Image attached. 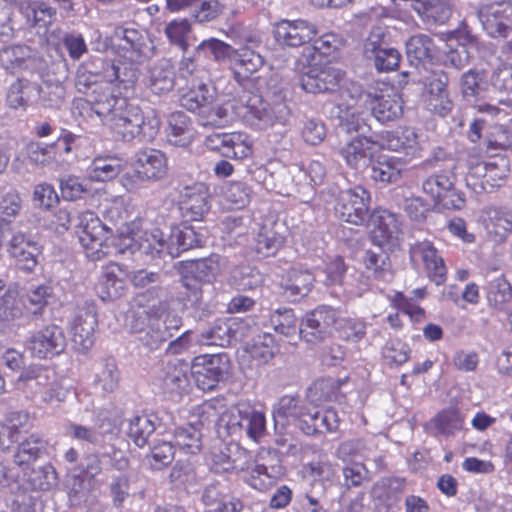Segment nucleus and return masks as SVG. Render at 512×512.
<instances>
[{"label": "nucleus", "instance_id": "25", "mask_svg": "<svg viewBox=\"0 0 512 512\" xmlns=\"http://www.w3.org/2000/svg\"><path fill=\"white\" fill-rule=\"evenodd\" d=\"M193 78L189 89L180 96V105L188 111L197 112L210 106L216 97L215 88L207 84L203 77Z\"/></svg>", "mask_w": 512, "mask_h": 512}, {"label": "nucleus", "instance_id": "51", "mask_svg": "<svg viewBox=\"0 0 512 512\" xmlns=\"http://www.w3.org/2000/svg\"><path fill=\"white\" fill-rule=\"evenodd\" d=\"M435 51L432 38L426 34L411 36L406 42V54L412 65L416 67L421 63L430 61Z\"/></svg>", "mask_w": 512, "mask_h": 512}, {"label": "nucleus", "instance_id": "58", "mask_svg": "<svg viewBox=\"0 0 512 512\" xmlns=\"http://www.w3.org/2000/svg\"><path fill=\"white\" fill-rule=\"evenodd\" d=\"M230 328L223 320L215 321L210 327L202 331L196 339V343L206 346L225 347L230 344Z\"/></svg>", "mask_w": 512, "mask_h": 512}, {"label": "nucleus", "instance_id": "2", "mask_svg": "<svg viewBox=\"0 0 512 512\" xmlns=\"http://www.w3.org/2000/svg\"><path fill=\"white\" fill-rule=\"evenodd\" d=\"M115 137L129 142L138 138L141 142H151L159 132L160 119L152 112L143 115L141 109L127 98L120 100L115 112L104 123Z\"/></svg>", "mask_w": 512, "mask_h": 512}, {"label": "nucleus", "instance_id": "9", "mask_svg": "<svg viewBox=\"0 0 512 512\" xmlns=\"http://www.w3.org/2000/svg\"><path fill=\"white\" fill-rule=\"evenodd\" d=\"M245 117H251L260 127L271 126L275 123L286 125L290 118V108L282 100L269 102L261 95L252 94L245 102Z\"/></svg>", "mask_w": 512, "mask_h": 512}, {"label": "nucleus", "instance_id": "57", "mask_svg": "<svg viewBox=\"0 0 512 512\" xmlns=\"http://www.w3.org/2000/svg\"><path fill=\"white\" fill-rule=\"evenodd\" d=\"M487 301L496 309H503L512 300V288L502 274H497L488 280Z\"/></svg>", "mask_w": 512, "mask_h": 512}, {"label": "nucleus", "instance_id": "50", "mask_svg": "<svg viewBox=\"0 0 512 512\" xmlns=\"http://www.w3.org/2000/svg\"><path fill=\"white\" fill-rule=\"evenodd\" d=\"M23 314L22 302L14 291H6L0 299V335L13 330V322Z\"/></svg>", "mask_w": 512, "mask_h": 512}, {"label": "nucleus", "instance_id": "29", "mask_svg": "<svg viewBox=\"0 0 512 512\" xmlns=\"http://www.w3.org/2000/svg\"><path fill=\"white\" fill-rule=\"evenodd\" d=\"M264 64L263 57L254 50L243 47L236 50L233 62H231V70L233 78L237 83L244 86L250 76L257 72Z\"/></svg>", "mask_w": 512, "mask_h": 512}, {"label": "nucleus", "instance_id": "8", "mask_svg": "<svg viewBox=\"0 0 512 512\" xmlns=\"http://www.w3.org/2000/svg\"><path fill=\"white\" fill-rule=\"evenodd\" d=\"M168 173V163L165 154L157 149H145L136 154V171L134 175L125 174L122 178L124 187L132 191L137 188L133 177L158 181Z\"/></svg>", "mask_w": 512, "mask_h": 512}, {"label": "nucleus", "instance_id": "24", "mask_svg": "<svg viewBox=\"0 0 512 512\" xmlns=\"http://www.w3.org/2000/svg\"><path fill=\"white\" fill-rule=\"evenodd\" d=\"M19 13L25 18L27 26L36 29L39 34H46L57 16L56 9L41 0H29Z\"/></svg>", "mask_w": 512, "mask_h": 512}, {"label": "nucleus", "instance_id": "63", "mask_svg": "<svg viewBox=\"0 0 512 512\" xmlns=\"http://www.w3.org/2000/svg\"><path fill=\"white\" fill-rule=\"evenodd\" d=\"M26 156L32 164L51 165L56 161L57 144L30 142L26 145Z\"/></svg>", "mask_w": 512, "mask_h": 512}, {"label": "nucleus", "instance_id": "45", "mask_svg": "<svg viewBox=\"0 0 512 512\" xmlns=\"http://www.w3.org/2000/svg\"><path fill=\"white\" fill-rule=\"evenodd\" d=\"M412 7L428 24H444L451 16L447 0H412Z\"/></svg>", "mask_w": 512, "mask_h": 512}, {"label": "nucleus", "instance_id": "21", "mask_svg": "<svg viewBox=\"0 0 512 512\" xmlns=\"http://www.w3.org/2000/svg\"><path fill=\"white\" fill-rule=\"evenodd\" d=\"M8 253L16 260L21 270L31 272L38 263L41 247L33 238L23 232H16L8 243Z\"/></svg>", "mask_w": 512, "mask_h": 512}, {"label": "nucleus", "instance_id": "28", "mask_svg": "<svg viewBox=\"0 0 512 512\" xmlns=\"http://www.w3.org/2000/svg\"><path fill=\"white\" fill-rule=\"evenodd\" d=\"M373 229L370 238L374 245L382 248L398 239L400 222L395 214L388 210L379 211L373 218Z\"/></svg>", "mask_w": 512, "mask_h": 512}, {"label": "nucleus", "instance_id": "19", "mask_svg": "<svg viewBox=\"0 0 512 512\" xmlns=\"http://www.w3.org/2000/svg\"><path fill=\"white\" fill-rule=\"evenodd\" d=\"M409 254L411 261L423 262L429 279L436 285L446 281L447 269L444 260L430 241H417L411 244Z\"/></svg>", "mask_w": 512, "mask_h": 512}, {"label": "nucleus", "instance_id": "34", "mask_svg": "<svg viewBox=\"0 0 512 512\" xmlns=\"http://www.w3.org/2000/svg\"><path fill=\"white\" fill-rule=\"evenodd\" d=\"M463 427V418L456 409H447L438 413L424 428L433 436H453Z\"/></svg>", "mask_w": 512, "mask_h": 512}, {"label": "nucleus", "instance_id": "32", "mask_svg": "<svg viewBox=\"0 0 512 512\" xmlns=\"http://www.w3.org/2000/svg\"><path fill=\"white\" fill-rule=\"evenodd\" d=\"M148 84L155 94H164L173 89L175 70L170 59L162 58L153 64L148 72Z\"/></svg>", "mask_w": 512, "mask_h": 512}, {"label": "nucleus", "instance_id": "14", "mask_svg": "<svg viewBox=\"0 0 512 512\" xmlns=\"http://www.w3.org/2000/svg\"><path fill=\"white\" fill-rule=\"evenodd\" d=\"M344 73L333 66L311 67L301 77L300 85L308 93L334 94L343 87Z\"/></svg>", "mask_w": 512, "mask_h": 512}, {"label": "nucleus", "instance_id": "48", "mask_svg": "<svg viewBox=\"0 0 512 512\" xmlns=\"http://www.w3.org/2000/svg\"><path fill=\"white\" fill-rule=\"evenodd\" d=\"M133 332H139V341L149 350H157L160 346L170 339L173 334L170 333V326L162 323L160 320L152 321L147 328H137L131 325Z\"/></svg>", "mask_w": 512, "mask_h": 512}, {"label": "nucleus", "instance_id": "12", "mask_svg": "<svg viewBox=\"0 0 512 512\" xmlns=\"http://www.w3.org/2000/svg\"><path fill=\"white\" fill-rule=\"evenodd\" d=\"M478 18L483 29L491 37H507L512 31V2L499 1L482 5Z\"/></svg>", "mask_w": 512, "mask_h": 512}, {"label": "nucleus", "instance_id": "43", "mask_svg": "<svg viewBox=\"0 0 512 512\" xmlns=\"http://www.w3.org/2000/svg\"><path fill=\"white\" fill-rule=\"evenodd\" d=\"M114 38L119 40L118 47L124 51V58L129 60L141 59L144 37L138 30L118 26L114 29Z\"/></svg>", "mask_w": 512, "mask_h": 512}, {"label": "nucleus", "instance_id": "44", "mask_svg": "<svg viewBox=\"0 0 512 512\" xmlns=\"http://www.w3.org/2000/svg\"><path fill=\"white\" fill-rule=\"evenodd\" d=\"M48 442L41 435L33 433L20 442L13 455L14 463L23 466L36 461L47 452Z\"/></svg>", "mask_w": 512, "mask_h": 512}, {"label": "nucleus", "instance_id": "22", "mask_svg": "<svg viewBox=\"0 0 512 512\" xmlns=\"http://www.w3.org/2000/svg\"><path fill=\"white\" fill-rule=\"evenodd\" d=\"M207 198V190L202 184L184 187L179 197L182 216L192 221L201 220L209 210Z\"/></svg>", "mask_w": 512, "mask_h": 512}, {"label": "nucleus", "instance_id": "4", "mask_svg": "<svg viewBox=\"0 0 512 512\" xmlns=\"http://www.w3.org/2000/svg\"><path fill=\"white\" fill-rule=\"evenodd\" d=\"M226 427L231 437L238 439L246 437L259 442L266 432L265 414L248 403H239L231 411Z\"/></svg>", "mask_w": 512, "mask_h": 512}, {"label": "nucleus", "instance_id": "62", "mask_svg": "<svg viewBox=\"0 0 512 512\" xmlns=\"http://www.w3.org/2000/svg\"><path fill=\"white\" fill-rule=\"evenodd\" d=\"M174 437L176 444L187 453L196 454L201 449L202 433L194 424L177 428Z\"/></svg>", "mask_w": 512, "mask_h": 512}, {"label": "nucleus", "instance_id": "17", "mask_svg": "<svg viewBox=\"0 0 512 512\" xmlns=\"http://www.w3.org/2000/svg\"><path fill=\"white\" fill-rule=\"evenodd\" d=\"M405 487L404 479L384 477L371 489L374 512H399L400 495Z\"/></svg>", "mask_w": 512, "mask_h": 512}, {"label": "nucleus", "instance_id": "56", "mask_svg": "<svg viewBox=\"0 0 512 512\" xmlns=\"http://www.w3.org/2000/svg\"><path fill=\"white\" fill-rule=\"evenodd\" d=\"M273 419L275 428L278 426L284 428L291 420H295L303 415V407L300 400L293 396L282 397L273 407Z\"/></svg>", "mask_w": 512, "mask_h": 512}, {"label": "nucleus", "instance_id": "7", "mask_svg": "<svg viewBox=\"0 0 512 512\" xmlns=\"http://www.w3.org/2000/svg\"><path fill=\"white\" fill-rule=\"evenodd\" d=\"M229 366L225 353L195 357L191 369L197 387L203 391L213 390L227 376Z\"/></svg>", "mask_w": 512, "mask_h": 512}, {"label": "nucleus", "instance_id": "5", "mask_svg": "<svg viewBox=\"0 0 512 512\" xmlns=\"http://www.w3.org/2000/svg\"><path fill=\"white\" fill-rule=\"evenodd\" d=\"M338 312L329 306H319L302 319L299 336L307 343L318 344L330 338L337 329Z\"/></svg>", "mask_w": 512, "mask_h": 512}, {"label": "nucleus", "instance_id": "60", "mask_svg": "<svg viewBox=\"0 0 512 512\" xmlns=\"http://www.w3.org/2000/svg\"><path fill=\"white\" fill-rule=\"evenodd\" d=\"M270 322L277 333L289 339L299 336L300 326L292 309L276 310L271 315Z\"/></svg>", "mask_w": 512, "mask_h": 512}, {"label": "nucleus", "instance_id": "11", "mask_svg": "<svg viewBox=\"0 0 512 512\" xmlns=\"http://www.w3.org/2000/svg\"><path fill=\"white\" fill-rule=\"evenodd\" d=\"M25 346L33 357L49 359L64 352L66 337L61 327L50 324L33 332L26 340Z\"/></svg>", "mask_w": 512, "mask_h": 512}, {"label": "nucleus", "instance_id": "13", "mask_svg": "<svg viewBox=\"0 0 512 512\" xmlns=\"http://www.w3.org/2000/svg\"><path fill=\"white\" fill-rule=\"evenodd\" d=\"M97 324V311L92 301L78 306L71 322L72 341L78 351L84 353L93 346Z\"/></svg>", "mask_w": 512, "mask_h": 512}, {"label": "nucleus", "instance_id": "15", "mask_svg": "<svg viewBox=\"0 0 512 512\" xmlns=\"http://www.w3.org/2000/svg\"><path fill=\"white\" fill-rule=\"evenodd\" d=\"M383 37L382 28H374L366 39L363 48L365 58L372 61L379 72L395 70L401 59L397 49L383 46Z\"/></svg>", "mask_w": 512, "mask_h": 512}, {"label": "nucleus", "instance_id": "35", "mask_svg": "<svg viewBox=\"0 0 512 512\" xmlns=\"http://www.w3.org/2000/svg\"><path fill=\"white\" fill-rule=\"evenodd\" d=\"M137 61H108L103 66V77L109 83L124 84L125 88L131 87L138 78V68L135 64Z\"/></svg>", "mask_w": 512, "mask_h": 512}, {"label": "nucleus", "instance_id": "61", "mask_svg": "<svg viewBox=\"0 0 512 512\" xmlns=\"http://www.w3.org/2000/svg\"><path fill=\"white\" fill-rule=\"evenodd\" d=\"M198 54L211 55L216 62L230 60L233 62L236 49L217 38L203 40L196 48Z\"/></svg>", "mask_w": 512, "mask_h": 512}, {"label": "nucleus", "instance_id": "47", "mask_svg": "<svg viewBox=\"0 0 512 512\" xmlns=\"http://www.w3.org/2000/svg\"><path fill=\"white\" fill-rule=\"evenodd\" d=\"M154 414H139L129 420L127 434L138 447H143L154 433L158 424Z\"/></svg>", "mask_w": 512, "mask_h": 512}, {"label": "nucleus", "instance_id": "54", "mask_svg": "<svg viewBox=\"0 0 512 512\" xmlns=\"http://www.w3.org/2000/svg\"><path fill=\"white\" fill-rule=\"evenodd\" d=\"M488 232L494 235V241L502 242L512 232V210L505 207H493L488 212Z\"/></svg>", "mask_w": 512, "mask_h": 512}, {"label": "nucleus", "instance_id": "36", "mask_svg": "<svg viewBox=\"0 0 512 512\" xmlns=\"http://www.w3.org/2000/svg\"><path fill=\"white\" fill-rule=\"evenodd\" d=\"M170 257L176 258L184 251L201 247L204 237L192 226L173 227L170 229Z\"/></svg>", "mask_w": 512, "mask_h": 512}, {"label": "nucleus", "instance_id": "49", "mask_svg": "<svg viewBox=\"0 0 512 512\" xmlns=\"http://www.w3.org/2000/svg\"><path fill=\"white\" fill-rule=\"evenodd\" d=\"M371 178L384 184L396 183L401 178L402 162L393 157L380 156L371 162Z\"/></svg>", "mask_w": 512, "mask_h": 512}, {"label": "nucleus", "instance_id": "6", "mask_svg": "<svg viewBox=\"0 0 512 512\" xmlns=\"http://www.w3.org/2000/svg\"><path fill=\"white\" fill-rule=\"evenodd\" d=\"M369 192L361 186L345 189L336 198L334 211L336 217L353 225H362L369 215Z\"/></svg>", "mask_w": 512, "mask_h": 512}, {"label": "nucleus", "instance_id": "31", "mask_svg": "<svg viewBox=\"0 0 512 512\" xmlns=\"http://www.w3.org/2000/svg\"><path fill=\"white\" fill-rule=\"evenodd\" d=\"M189 365L178 359L168 361L160 375L162 389L165 393H180L188 386Z\"/></svg>", "mask_w": 512, "mask_h": 512}, {"label": "nucleus", "instance_id": "20", "mask_svg": "<svg viewBox=\"0 0 512 512\" xmlns=\"http://www.w3.org/2000/svg\"><path fill=\"white\" fill-rule=\"evenodd\" d=\"M376 143H380L378 134H371L367 138L354 137L341 147L339 153L350 168L362 170L371 164L374 154L373 146Z\"/></svg>", "mask_w": 512, "mask_h": 512}, {"label": "nucleus", "instance_id": "64", "mask_svg": "<svg viewBox=\"0 0 512 512\" xmlns=\"http://www.w3.org/2000/svg\"><path fill=\"white\" fill-rule=\"evenodd\" d=\"M120 375L113 361L105 362L95 374L94 386L103 393L114 392L119 385Z\"/></svg>", "mask_w": 512, "mask_h": 512}, {"label": "nucleus", "instance_id": "10", "mask_svg": "<svg viewBox=\"0 0 512 512\" xmlns=\"http://www.w3.org/2000/svg\"><path fill=\"white\" fill-rule=\"evenodd\" d=\"M449 78L441 69H434L424 77V102L426 108L440 116H446L453 108L447 89Z\"/></svg>", "mask_w": 512, "mask_h": 512}, {"label": "nucleus", "instance_id": "3", "mask_svg": "<svg viewBox=\"0 0 512 512\" xmlns=\"http://www.w3.org/2000/svg\"><path fill=\"white\" fill-rule=\"evenodd\" d=\"M79 241L85 255L91 261H99L116 253H125V249H117L107 236L109 229L103 225L93 212L86 211L78 217Z\"/></svg>", "mask_w": 512, "mask_h": 512}, {"label": "nucleus", "instance_id": "16", "mask_svg": "<svg viewBox=\"0 0 512 512\" xmlns=\"http://www.w3.org/2000/svg\"><path fill=\"white\" fill-rule=\"evenodd\" d=\"M205 144L227 158L245 159L252 154L249 136L240 132L211 134L206 137Z\"/></svg>", "mask_w": 512, "mask_h": 512}, {"label": "nucleus", "instance_id": "38", "mask_svg": "<svg viewBox=\"0 0 512 512\" xmlns=\"http://www.w3.org/2000/svg\"><path fill=\"white\" fill-rule=\"evenodd\" d=\"M363 263L368 273V278L376 281L391 282L393 279V270L390 258L387 253L379 251L366 250Z\"/></svg>", "mask_w": 512, "mask_h": 512}, {"label": "nucleus", "instance_id": "27", "mask_svg": "<svg viewBox=\"0 0 512 512\" xmlns=\"http://www.w3.org/2000/svg\"><path fill=\"white\" fill-rule=\"evenodd\" d=\"M303 472L309 480V487L304 493H316L323 490V498H326L327 488L332 485L336 476L335 466L327 460H319L305 464Z\"/></svg>", "mask_w": 512, "mask_h": 512}, {"label": "nucleus", "instance_id": "55", "mask_svg": "<svg viewBox=\"0 0 512 512\" xmlns=\"http://www.w3.org/2000/svg\"><path fill=\"white\" fill-rule=\"evenodd\" d=\"M31 61V50L26 45H11L0 50V64L9 73H15Z\"/></svg>", "mask_w": 512, "mask_h": 512}, {"label": "nucleus", "instance_id": "18", "mask_svg": "<svg viewBox=\"0 0 512 512\" xmlns=\"http://www.w3.org/2000/svg\"><path fill=\"white\" fill-rule=\"evenodd\" d=\"M274 38L282 46L299 47L317 34L316 27L306 20L283 19L274 24Z\"/></svg>", "mask_w": 512, "mask_h": 512}, {"label": "nucleus", "instance_id": "39", "mask_svg": "<svg viewBox=\"0 0 512 512\" xmlns=\"http://www.w3.org/2000/svg\"><path fill=\"white\" fill-rule=\"evenodd\" d=\"M56 376L53 369L41 365H31L24 369L18 378L25 390L40 395L48 384H52Z\"/></svg>", "mask_w": 512, "mask_h": 512}, {"label": "nucleus", "instance_id": "59", "mask_svg": "<svg viewBox=\"0 0 512 512\" xmlns=\"http://www.w3.org/2000/svg\"><path fill=\"white\" fill-rule=\"evenodd\" d=\"M168 478L173 489L188 491L197 484L195 469L189 462H176L172 467Z\"/></svg>", "mask_w": 512, "mask_h": 512}, {"label": "nucleus", "instance_id": "1", "mask_svg": "<svg viewBox=\"0 0 512 512\" xmlns=\"http://www.w3.org/2000/svg\"><path fill=\"white\" fill-rule=\"evenodd\" d=\"M248 458L247 450L234 443L223 445L211 452L212 468L216 473L247 470L244 481L249 486L258 491L269 489L276 480L274 468L259 463L250 467Z\"/></svg>", "mask_w": 512, "mask_h": 512}, {"label": "nucleus", "instance_id": "53", "mask_svg": "<svg viewBox=\"0 0 512 512\" xmlns=\"http://www.w3.org/2000/svg\"><path fill=\"white\" fill-rule=\"evenodd\" d=\"M461 94L469 102L476 101L486 92V74L484 71L470 69L460 78Z\"/></svg>", "mask_w": 512, "mask_h": 512}, {"label": "nucleus", "instance_id": "40", "mask_svg": "<svg viewBox=\"0 0 512 512\" xmlns=\"http://www.w3.org/2000/svg\"><path fill=\"white\" fill-rule=\"evenodd\" d=\"M315 281L314 275L308 270L291 269L283 285L284 295L291 302L306 296Z\"/></svg>", "mask_w": 512, "mask_h": 512}, {"label": "nucleus", "instance_id": "41", "mask_svg": "<svg viewBox=\"0 0 512 512\" xmlns=\"http://www.w3.org/2000/svg\"><path fill=\"white\" fill-rule=\"evenodd\" d=\"M182 285L186 290V301L196 312H199L198 317L207 316L210 313L207 299L212 296L214 288H207L203 283L189 277L182 279Z\"/></svg>", "mask_w": 512, "mask_h": 512}, {"label": "nucleus", "instance_id": "30", "mask_svg": "<svg viewBox=\"0 0 512 512\" xmlns=\"http://www.w3.org/2000/svg\"><path fill=\"white\" fill-rule=\"evenodd\" d=\"M166 137L171 145L188 146L194 138V128L190 117L182 111L171 113L167 120Z\"/></svg>", "mask_w": 512, "mask_h": 512}, {"label": "nucleus", "instance_id": "26", "mask_svg": "<svg viewBox=\"0 0 512 512\" xmlns=\"http://www.w3.org/2000/svg\"><path fill=\"white\" fill-rule=\"evenodd\" d=\"M364 97L365 107L371 110L372 115L380 123L394 121L402 115V103L397 95L373 93Z\"/></svg>", "mask_w": 512, "mask_h": 512}, {"label": "nucleus", "instance_id": "37", "mask_svg": "<svg viewBox=\"0 0 512 512\" xmlns=\"http://www.w3.org/2000/svg\"><path fill=\"white\" fill-rule=\"evenodd\" d=\"M455 167V162L449 160L443 165V169H439L427 177L422 184L424 193L431 196L434 201L439 199L454 184L455 175L453 170Z\"/></svg>", "mask_w": 512, "mask_h": 512}, {"label": "nucleus", "instance_id": "33", "mask_svg": "<svg viewBox=\"0 0 512 512\" xmlns=\"http://www.w3.org/2000/svg\"><path fill=\"white\" fill-rule=\"evenodd\" d=\"M124 99L125 97L113 95L108 88L96 86L87 95L86 102L90 105L91 111L105 123L115 112L120 100Z\"/></svg>", "mask_w": 512, "mask_h": 512}, {"label": "nucleus", "instance_id": "46", "mask_svg": "<svg viewBox=\"0 0 512 512\" xmlns=\"http://www.w3.org/2000/svg\"><path fill=\"white\" fill-rule=\"evenodd\" d=\"M220 269V256L212 254L207 258L197 259L191 262L189 267L190 278L210 288L213 287V282L220 273Z\"/></svg>", "mask_w": 512, "mask_h": 512}, {"label": "nucleus", "instance_id": "42", "mask_svg": "<svg viewBox=\"0 0 512 512\" xmlns=\"http://www.w3.org/2000/svg\"><path fill=\"white\" fill-rule=\"evenodd\" d=\"M139 250L153 259L170 256V233L159 228L146 231L139 241Z\"/></svg>", "mask_w": 512, "mask_h": 512}, {"label": "nucleus", "instance_id": "23", "mask_svg": "<svg viewBox=\"0 0 512 512\" xmlns=\"http://www.w3.org/2000/svg\"><path fill=\"white\" fill-rule=\"evenodd\" d=\"M41 96L40 85L25 77H18L6 92V103L12 109H26Z\"/></svg>", "mask_w": 512, "mask_h": 512}, {"label": "nucleus", "instance_id": "52", "mask_svg": "<svg viewBox=\"0 0 512 512\" xmlns=\"http://www.w3.org/2000/svg\"><path fill=\"white\" fill-rule=\"evenodd\" d=\"M279 225H263L256 237L255 250L258 254L269 257L274 255L283 245L284 236L278 231Z\"/></svg>", "mask_w": 512, "mask_h": 512}]
</instances>
